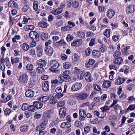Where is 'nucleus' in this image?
Segmentation results:
<instances>
[{"mask_svg":"<svg viewBox=\"0 0 135 135\" xmlns=\"http://www.w3.org/2000/svg\"><path fill=\"white\" fill-rule=\"evenodd\" d=\"M84 78L85 80L89 82L93 80L91 73L89 72L86 73L84 74Z\"/></svg>","mask_w":135,"mask_h":135,"instance_id":"obj_12","label":"nucleus"},{"mask_svg":"<svg viewBox=\"0 0 135 135\" xmlns=\"http://www.w3.org/2000/svg\"><path fill=\"white\" fill-rule=\"evenodd\" d=\"M27 78V76L26 74H22L19 77L18 81L21 82L26 83L28 80Z\"/></svg>","mask_w":135,"mask_h":135,"instance_id":"obj_6","label":"nucleus"},{"mask_svg":"<svg viewBox=\"0 0 135 135\" xmlns=\"http://www.w3.org/2000/svg\"><path fill=\"white\" fill-rule=\"evenodd\" d=\"M46 63L47 62L45 60L40 59L37 61L36 65L39 66H45L46 65Z\"/></svg>","mask_w":135,"mask_h":135,"instance_id":"obj_10","label":"nucleus"},{"mask_svg":"<svg viewBox=\"0 0 135 135\" xmlns=\"http://www.w3.org/2000/svg\"><path fill=\"white\" fill-rule=\"evenodd\" d=\"M43 106L42 104L39 102H34V107L38 109L41 108Z\"/></svg>","mask_w":135,"mask_h":135,"instance_id":"obj_25","label":"nucleus"},{"mask_svg":"<svg viewBox=\"0 0 135 135\" xmlns=\"http://www.w3.org/2000/svg\"><path fill=\"white\" fill-rule=\"evenodd\" d=\"M44 50L46 53L49 56H51L53 52L52 48L49 46H45Z\"/></svg>","mask_w":135,"mask_h":135,"instance_id":"obj_7","label":"nucleus"},{"mask_svg":"<svg viewBox=\"0 0 135 135\" xmlns=\"http://www.w3.org/2000/svg\"><path fill=\"white\" fill-rule=\"evenodd\" d=\"M5 62L6 66L8 68H10L11 66V64L9 60V59L8 57H6L5 58Z\"/></svg>","mask_w":135,"mask_h":135,"instance_id":"obj_33","label":"nucleus"},{"mask_svg":"<svg viewBox=\"0 0 135 135\" xmlns=\"http://www.w3.org/2000/svg\"><path fill=\"white\" fill-rule=\"evenodd\" d=\"M134 6L130 5L126 7V12L127 13L131 14L133 12L134 8Z\"/></svg>","mask_w":135,"mask_h":135,"instance_id":"obj_8","label":"nucleus"},{"mask_svg":"<svg viewBox=\"0 0 135 135\" xmlns=\"http://www.w3.org/2000/svg\"><path fill=\"white\" fill-rule=\"evenodd\" d=\"M50 64L51 68H49V70H50L56 73H58L59 72V70H56L59 66V63L57 61H50Z\"/></svg>","mask_w":135,"mask_h":135,"instance_id":"obj_1","label":"nucleus"},{"mask_svg":"<svg viewBox=\"0 0 135 135\" xmlns=\"http://www.w3.org/2000/svg\"><path fill=\"white\" fill-rule=\"evenodd\" d=\"M111 85L110 82L108 80H104L103 84V86L104 88L109 87Z\"/></svg>","mask_w":135,"mask_h":135,"instance_id":"obj_27","label":"nucleus"},{"mask_svg":"<svg viewBox=\"0 0 135 135\" xmlns=\"http://www.w3.org/2000/svg\"><path fill=\"white\" fill-rule=\"evenodd\" d=\"M72 60L74 62H77L79 59V57L76 54H74L72 56Z\"/></svg>","mask_w":135,"mask_h":135,"instance_id":"obj_29","label":"nucleus"},{"mask_svg":"<svg viewBox=\"0 0 135 135\" xmlns=\"http://www.w3.org/2000/svg\"><path fill=\"white\" fill-rule=\"evenodd\" d=\"M48 120L44 117H43V119L41 123L42 125L43 126L46 125L48 123Z\"/></svg>","mask_w":135,"mask_h":135,"instance_id":"obj_41","label":"nucleus"},{"mask_svg":"<svg viewBox=\"0 0 135 135\" xmlns=\"http://www.w3.org/2000/svg\"><path fill=\"white\" fill-rule=\"evenodd\" d=\"M100 109L102 111L105 112V111H106L107 110H109L110 109V108L107 106H105L104 107L101 108Z\"/></svg>","mask_w":135,"mask_h":135,"instance_id":"obj_48","label":"nucleus"},{"mask_svg":"<svg viewBox=\"0 0 135 135\" xmlns=\"http://www.w3.org/2000/svg\"><path fill=\"white\" fill-rule=\"evenodd\" d=\"M64 68L65 69L70 68L71 66L70 63L69 62H66L63 64Z\"/></svg>","mask_w":135,"mask_h":135,"instance_id":"obj_30","label":"nucleus"},{"mask_svg":"<svg viewBox=\"0 0 135 135\" xmlns=\"http://www.w3.org/2000/svg\"><path fill=\"white\" fill-rule=\"evenodd\" d=\"M76 94V99L79 100H86L89 96V94L84 92L77 93Z\"/></svg>","mask_w":135,"mask_h":135,"instance_id":"obj_2","label":"nucleus"},{"mask_svg":"<svg viewBox=\"0 0 135 135\" xmlns=\"http://www.w3.org/2000/svg\"><path fill=\"white\" fill-rule=\"evenodd\" d=\"M71 28V27L70 26H65L64 27H62L61 30L62 31H66L70 30Z\"/></svg>","mask_w":135,"mask_h":135,"instance_id":"obj_36","label":"nucleus"},{"mask_svg":"<svg viewBox=\"0 0 135 135\" xmlns=\"http://www.w3.org/2000/svg\"><path fill=\"white\" fill-rule=\"evenodd\" d=\"M82 43V40L81 39H78L76 41H74L71 44L73 46H79L81 45Z\"/></svg>","mask_w":135,"mask_h":135,"instance_id":"obj_13","label":"nucleus"},{"mask_svg":"<svg viewBox=\"0 0 135 135\" xmlns=\"http://www.w3.org/2000/svg\"><path fill=\"white\" fill-rule=\"evenodd\" d=\"M116 80V81L115 82V84L116 85H119L123 83L126 80L124 78H121L120 76H118Z\"/></svg>","mask_w":135,"mask_h":135,"instance_id":"obj_16","label":"nucleus"},{"mask_svg":"<svg viewBox=\"0 0 135 135\" xmlns=\"http://www.w3.org/2000/svg\"><path fill=\"white\" fill-rule=\"evenodd\" d=\"M79 3L77 1H73V7L74 8H77L79 7Z\"/></svg>","mask_w":135,"mask_h":135,"instance_id":"obj_43","label":"nucleus"},{"mask_svg":"<svg viewBox=\"0 0 135 135\" xmlns=\"http://www.w3.org/2000/svg\"><path fill=\"white\" fill-rule=\"evenodd\" d=\"M135 109V104H131L127 108V110H133Z\"/></svg>","mask_w":135,"mask_h":135,"instance_id":"obj_46","label":"nucleus"},{"mask_svg":"<svg viewBox=\"0 0 135 135\" xmlns=\"http://www.w3.org/2000/svg\"><path fill=\"white\" fill-rule=\"evenodd\" d=\"M90 130V128L88 126H87L84 128V133H87L89 132Z\"/></svg>","mask_w":135,"mask_h":135,"instance_id":"obj_51","label":"nucleus"},{"mask_svg":"<svg viewBox=\"0 0 135 135\" xmlns=\"http://www.w3.org/2000/svg\"><path fill=\"white\" fill-rule=\"evenodd\" d=\"M62 9L60 8H58L56 9V11L57 13V15L60 14L62 12Z\"/></svg>","mask_w":135,"mask_h":135,"instance_id":"obj_56","label":"nucleus"},{"mask_svg":"<svg viewBox=\"0 0 135 135\" xmlns=\"http://www.w3.org/2000/svg\"><path fill=\"white\" fill-rule=\"evenodd\" d=\"M71 124L69 123L63 122L61 124V127L62 128H66L70 127Z\"/></svg>","mask_w":135,"mask_h":135,"instance_id":"obj_23","label":"nucleus"},{"mask_svg":"<svg viewBox=\"0 0 135 135\" xmlns=\"http://www.w3.org/2000/svg\"><path fill=\"white\" fill-rule=\"evenodd\" d=\"M59 78L62 81L65 82H68L70 81L71 80L70 76H63L60 75L59 76Z\"/></svg>","mask_w":135,"mask_h":135,"instance_id":"obj_14","label":"nucleus"},{"mask_svg":"<svg viewBox=\"0 0 135 135\" xmlns=\"http://www.w3.org/2000/svg\"><path fill=\"white\" fill-rule=\"evenodd\" d=\"M51 112L50 110L46 111L43 114V117H44L48 119H49L51 118Z\"/></svg>","mask_w":135,"mask_h":135,"instance_id":"obj_9","label":"nucleus"},{"mask_svg":"<svg viewBox=\"0 0 135 135\" xmlns=\"http://www.w3.org/2000/svg\"><path fill=\"white\" fill-rule=\"evenodd\" d=\"M29 8V6L27 5H25L22 8V11L25 12L27 11Z\"/></svg>","mask_w":135,"mask_h":135,"instance_id":"obj_63","label":"nucleus"},{"mask_svg":"<svg viewBox=\"0 0 135 135\" xmlns=\"http://www.w3.org/2000/svg\"><path fill=\"white\" fill-rule=\"evenodd\" d=\"M49 99V97L47 96H45L42 97H40L37 98V100L40 101L43 103L46 102Z\"/></svg>","mask_w":135,"mask_h":135,"instance_id":"obj_20","label":"nucleus"},{"mask_svg":"<svg viewBox=\"0 0 135 135\" xmlns=\"http://www.w3.org/2000/svg\"><path fill=\"white\" fill-rule=\"evenodd\" d=\"M65 104V103L64 102H59L57 103V105L58 107H61L63 106Z\"/></svg>","mask_w":135,"mask_h":135,"instance_id":"obj_60","label":"nucleus"},{"mask_svg":"<svg viewBox=\"0 0 135 135\" xmlns=\"http://www.w3.org/2000/svg\"><path fill=\"white\" fill-rule=\"evenodd\" d=\"M56 44L57 46H59L62 45L63 46L65 45L66 43L63 40H62L56 42Z\"/></svg>","mask_w":135,"mask_h":135,"instance_id":"obj_32","label":"nucleus"},{"mask_svg":"<svg viewBox=\"0 0 135 135\" xmlns=\"http://www.w3.org/2000/svg\"><path fill=\"white\" fill-rule=\"evenodd\" d=\"M106 13L107 17L109 18H113L115 15L114 11L112 9L108 10Z\"/></svg>","mask_w":135,"mask_h":135,"instance_id":"obj_11","label":"nucleus"},{"mask_svg":"<svg viewBox=\"0 0 135 135\" xmlns=\"http://www.w3.org/2000/svg\"><path fill=\"white\" fill-rule=\"evenodd\" d=\"M78 35L81 38H84L85 36V34L82 31L79 32L78 34Z\"/></svg>","mask_w":135,"mask_h":135,"instance_id":"obj_54","label":"nucleus"},{"mask_svg":"<svg viewBox=\"0 0 135 135\" xmlns=\"http://www.w3.org/2000/svg\"><path fill=\"white\" fill-rule=\"evenodd\" d=\"M93 133H96L98 134H100V131H97L96 128L95 127H94L93 128Z\"/></svg>","mask_w":135,"mask_h":135,"instance_id":"obj_55","label":"nucleus"},{"mask_svg":"<svg viewBox=\"0 0 135 135\" xmlns=\"http://www.w3.org/2000/svg\"><path fill=\"white\" fill-rule=\"evenodd\" d=\"M110 29H108L106 30L105 32L104 33V35L108 38L110 36Z\"/></svg>","mask_w":135,"mask_h":135,"instance_id":"obj_39","label":"nucleus"},{"mask_svg":"<svg viewBox=\"0 0 135 135\" xmlns=\"http://www.w3.org/2000/svg\"><path fill=\"white\" fill-rule=\"evenodd\" d=\"M28 105L26 103H23L22 105L21 109L22 110H25L28 108Z\"/></svg>","mask_w":135,"mask_h":135,"instance_id":"obj_47","label":"nucleus"},{"mask_svg":"<svg viewBox=\"0 0 135 135\" xmlns=\"http://www.w3.org/2000/svg\"><path fill=\"white\" fill-rule=\"evenodd\" d=\"M48 37V35L47 33H42L41 35V39L44 41L47 40Z\"/></svg>","mask_w":135,"mask_h":135,"instance_id":"obj_31","label":"nucleus"},{"mask_svg":"<svg viewBox=\"0 0 135 135\" xmlns=\"http://www.w3.org/2000/svg\"><path fill=\"white\" fill-rule=\"evenodd\" d=\"M22 48L25 51H27L29 49V46L27 44L24 43L23 44Z\"/></svg>","mask_w":135,"mask_h":135,"instance_id":"obj_38","label":"nucleus"},{"mask_svg":"<svg viewBox=\"0 0 135 135\" xmlns=\"http://www.w3.org/2000/svg\"><path fill=\"white\" fill-rule=\"evenodd\" d=\"M38 72L40 74L43 73L44 72V69L42 67H39L37 68Z\"/></svg>","mask_w":135,"mask_h":135,"instance_id":"obj_40","label":"nucleus"},{"mask_svg":"<svg viewBox=\"0 0 135 135\" xmlns=\"http://www.w3.org/2000/svg\"><path fill=\"white\" fill-rule=\"evenodd\" d=\"M42 88L44 91L47 92L49 89V84L47 81H44L42 84Z\"/></svg>","mask_w":135,"mask_h":135,"instance_id":"obj_5","label":"nucleus"},{"mask_svg":"<svg viewBox=\"0 0 135 135\" xmlns=\"http://www.w3.org/2000/svg\"><path fill=\"white\" fill-rule=\"evenodd\" d=\"M106 113L105 112L102 111L99 112V117L101 118H103L105 117Z\"/></svg>","mask_w":135,"mask_h":135,"instance_id":"obj_44","label":"nucleus"},{"mask_svg":"<svg viewBox=\"0 0 135 135\" xmlns=\"http://www.w3.org/2000/svg\"><path fill=\"white\" fill-rule=\"evenodd\" d=\"M20 130L22 132H25L28 129V127L26 125H23L20 128Z\"/></svg>","mask_w":135,"mask_h":135,"instance_id":"obj_28","label":"nucleus"},{"mask_svg":"<svg viewBox=\"0 0 135 135\" xmlns=\"http://www.w3.org/2000/svg\"><path fill=\"white\" fill-rule=\"evenodd\" d=\"M0 69L2 72L4 71L5 69V66L4 64H2L0 65Z\"/></svg>","mask_w":135,"mask_h":135,"instance_id":"obj_61","label":"nucleus"},{"mask_svg":"<svg viewBox=\"0 0 135 135\" xmlns=\"http://www.w3.org/2000/svg\"><path fill=\"white\" fill-rule=\"evenodd\" d=\"M91 51V50L89 48H88L86 50L85 53L86 56H89Z\"/></svg>","mask_w":135,"mask_h":135,"instance_id":"obj_50","label":"nucleus"},{"mask_svg":"<svg viewBox=\"0 0 135 135\" xmlns=\"http://www.w3.org/2000/svg\"><path fill=\"white\" fill-rule=\"evenodd\" d=\"M41 115L40 114L38 113L37 112H35V113L34 119H38L41 117Z\"/></svg>","mask_w":135,"mask_h":135,"instance_id":"obj_58","label":"nucleus"},{"mask_svg":"<svg viewBox=\"0 0 135 135\" xmlns=\"http://www.w3.org/2000/svg\"><path fill=\"white\" fill-rule=\"evenodd\" d=\"M34 36L35 38H34V43L37 42L39 40V36L38 33L34 31Z\"/></svg>","mask_w":135,"mask_h":135,"instance_id":"obj_35","label":"nucleus"},{"mask_svg":"<svg viewBox=\"0 0 135 135\" xmlns=\"http://www.w3.org/2000/svg\"><path fill=\"white\" fill-rule=\"evenodd\" d=\"M11 63L13 64L14 62L15 64L18 63L19 61V59L17 57L14 58L13 57H11Z\"/></svg>","mask_w":135,"mask_h":135,"instance_id":"obj_34","label":"nucleus"},{"mask_svg":"<svg viewBox=\"0 0 135 135\" xmlns=\"http://www.w3.org/2000/svg\"><path fill=\"white\" fill-rule=\"evenodd\" d=\"M107 95L106 94H103L101 98V100L104 101H105L106 98L107 97Z\"/></svg>","mask_w":135,"mask_h":135,"instance_id":"obj_64","label":"nucleus"},{"mask_svg":"<svg viewBox=\"0 0 135 135\" xmlns=\"http://www.w3.org/2000/svg\"><path fill=\"white\" fill-rule=\"evenodd\" d=\"M73 39V37L71 35H68L66 37V40L68 42Z\"/></svg>","mask_w":135,"mask_h":135,"instance_id":"obj_52","label":"nucleus"},{"mask_svg":"<svg viewBox=\"0 0 135 135\" xmlns=\"http://www.w3.org/2000/svg\"><path fill=\"white\" fill-rule=\"evenodd\" d=\"M57 102V100L55 98L51 99L50 101V103L51 104H54Z\"/></svg>","mask_w":135,"mask_h":135,"instance_id":"obj_57","label":"nucleus"},{"mask_svg":"<svg viewBox=\"0 0 135 135\" xmlns=\"http://www.w3.org/2000/svg\"><path fill=\"white\" fill-rule=\"evenodd\" d=\"M62 91V89L60 87H59L57 88L55 90V91L57 93H60Z\"/></svg>","mask_w":135,"mask_h":135,"instance_id":"obj_59","label":"nucleus"},{"mask_svg":"<svg viewBox=\"0 0 135 135\" xmlns=\"http://www.w3.org/2000/svg\"><path fill=\"white\" fill-rule=\"evenodd\" d=\"M42 50L41 46L38 47L37 49V56L38 57L41 56L42 53Z\"/></svg>","mask_w":135,"mask_h":135,"instance_id":"obj_26","label":"nucleus"},{"mask_svg":"<svg viewBox=\"0 0 135 135\" xmlns=\"http://www.w3.org/2000/svg\"><path fill=\"white\" fill-rule=\"evenodd\" d=\"M68 4L67 5V7L68 8L70 7L71 6L73 5V1H69L67 2Z\"/></svg>","mask_w":135,"mask_h":135,"instance_id":"obj_53","label":"nucleus"},{"mask_svg":"<svg viewBox=\"0 0 135 135\" xmlns=\"http://www.w3.org/2000/svg\"><path fill=\"white\" fill-rule=\"evenodd\" d=\"M92 56L95 58L99 57L100 55V53L99 51L96 50H93L92 52Z\"/></svg>","mask_w":135,"mask_h":135,"instance_id":"obj_21","label":"nucleus"},{"mask_svg":"<svg viewBox=\"0 0 135 135\" xmlns=\"http://www.w3.org/2000/svg\"><path fill=\"white\" fill-rule=\"evenodd\" d=\"M123 62V59L121 57L115 58L113 60V62L118 65H120Z\"/></svg>","mask_w":135,"mask_h":135,"instance_id":"obj_18","label":"nucleus"},{"mask_svg":"<svg viewBox=\"0 0 135 135\" xmlns=\"http://www.w3.org/2000/svg\"><path fill=\"white\" fill-rule=\"evenodd\" d=\"M8 6L12 8H15L17 7L18 6L17 4L13 1H10L8 3Z\"/></svg>","mask_w":135,"mask_h":135,"instance_id":"obj_19","label":"nucleus"},{"mask_svg":"<svg viewBox=\"0 0 135 135\" xmlns=\"http://www.w3.org/2000/svg\"><path fill=\"white\" fill-rule=\"evenodd\" d=\"M120 52L119 50H117L113 54L114 57V58H117V57L119 56L120 55Z\"/></svg>","mask_w":135,"mask_h":135,"instance_id":"obj_37","label":"nucleus"},{"mask_svg":"<svg viewBox=\"0 0 135 135\" xmlns=\"http://www.w3.org/2000/svg\"><path fill=\"white\" fill-rule=\"evenodd\" d=\"M38 25L39 26L44 28L47 27V23L43 21L39 22L38 23Z\"/></svg>","mask_w":135,"mask_h":135,"instance_id":"obj_24","label":"nucleus"},{"mask_svg":"<svg viewBox=\"0 0 135 135\" xmlns=\"http://www.w3.org/2000/svg\"><path fill=\"white\" fill-rule=\"evenodd\" d=\"M66 109L64 107L61 108L59 111V114L61 118H64L66 115Z\"/></svg>","mask_w":135,"mask_h":135,"instance_id":"obj_15","label":"nucleus"},{"mask_svg":"<svg viewBox=\"0 0 135 135\" xmlns=\"http://www.w3.org/2000/svg\"><path fill=\"white\" fill-rule=\"evenodd\" d=\"M82 85L80 83L76 82L72 86L71 89L73 91H77L81 89Z\"/></svg>","mask_w":135,"mask_h":135,"instance_id":"obj_4","label":"nucleus"},{"mask_svg":"<svg viewBox=\"0 0 135 135\" xmlns=\"http://www.w3.org/2000/svg\"><path fill=\"white\" fill-rule=\"evenodd\" d=\"M94 88L95 90L98 91H102L101 88L97 84H95L94 85Z\"/></svg>","mask_w":135,"mask_h":135,"instance_id":"obj_45","label":"nucleus"},{"mask_svg":"<svg viewBox=\"0 0 135 135\" xmlns=\"http://www.w3.org/2000/svg\"><path fill=\"white\" fill-rule=\"evenodd\" d=\"M61 56V59L63 60H65L67 59V56L65 54H62Z\"/></svg>","mask_w":135,"mask_h":135,"instance_id":"obj_62","label":"nucleus"},{"mask_svg":"<svg viewBox=\"0 0 135 135\" xmlns=\"http://www.w3.org/2000/svg\"><path fill=\"white\" fill-rule=\"evenodd\" d=\"M79 119L81 121H83L85 120L86 117V112L84 109H80L79 110Z\"/></svg>","mask_w":135,"mask_h":135,"instance_id":"obj_3","label":"nucleus"},{"mask_svg":"<svg viewBox=\"0 0 135 135\" xmlns=\"http://www.w3.org/2000/svg\"><path fill=\"white\" fill-rule=\"evenodd\" d=\"M95 62V60L93 59H89V61L85 63L86 67L89 68L91 67Z\"/></svg>","mask_w":135,"mask_h":135,"instance_id":"obj_17","label":"nucleus"},{"mask_svg":"<svg viewBox=\"0 0 135 135\" xmlns=\"http://www.w3.org/2000/svg\"><path fill=\"white\" fill-rule=\"evenodd\" d=\"M25 95L27 97H32L34 95L33 91L31 90H27L25 93Z\"/></svg>","mask_w":135,"mask_h":135,"instance_id":"obj_22","label":"nucleus"},{"mask_svg":"<svg viewBox=\"0 0 135 135\" xmlns=\"http://www.w3.org/2000/svg\"><path fill=\"white\" fill-rule=\"evenodd\" d=\"M26 68L27 70L31 71L33 69V65L28 64L27 65Z\"/></svg>","mask_w":135,"mask_h":135,"instance_id":"obj_42","label":"nucleus"},{"mask_svg":"<svg viewBox=\"0 0 135 135\" xmlns=\"http://www.w3.org/2000/svg\"><path fill=\"white\" fill-rule=\"evenodd\" d=\"M70 73V71L69 70H66V71L64 72L62 76H69V74Z\"/></svg>","mask_w":135,"mask_h":135,"instance_id":"obj_49","label":"nucleus"}]
</instances>
